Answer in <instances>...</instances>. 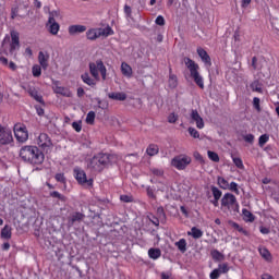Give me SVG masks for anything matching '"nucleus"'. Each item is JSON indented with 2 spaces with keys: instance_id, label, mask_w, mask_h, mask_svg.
I'll return each mask as SVG.
<instances>
[{
  "instance_id": "nucleus-1",
  "label": "nucleus",
  "mask_w": 279,
  "mask_h": 279,
  "mask_svg": "<svg viewBox=\"0 0 279 279\" xmlns=\"http://www.w3.org/2000/svg\"><path fill=\"white\" fill-rule=\"evenodd\" d=\"M20 158L29 165H43L45 162V154L37 146L25 145L20 149Z\"/></svg>"
},
{
  "instance_id": "nucleus-2",
  "label": "nucleus",
  "mask_w": 279,
  "mask_h": 279,
  "mask_svg": "<svg viewBox=\"0 0 279 279\" xmlns=\"http://www.w3.org/2000/svg\"><path fill=\"white\" fill-rule=\"evenodd\" d=\"M114 162H119V156L114 154H98L95 155L87 163L88 169H93L94 171H101L106 165H114Z\"/></svg>"
},
{
  "instance_id": "nucleus-3",
  "label": "nucleus",
  "mask_w": 279,
  "mask_h": 279,
  "mask_svg": "<svg viewBox=\"0 0 279 279\" xmlns=\"http://www.w3.org/2000/svg\"><path fill=\"white\" fill-rule=\"evenodd\" d=\"M183 62L190 72V76L194 80L195 84L204 89V77L199 74V64L189 57L183 58Z\"/></svg>"
},
{
  "instance_id": "nucleus-4",
  "label": "nucleus",
  "mask_w": 279,
  "mask_h": 279,
  "mask_svg": "<svg viewBox=\"0 0 279 279\" xmlns=\"http://www.w3.org/2000/svg\"><path fill=\"white\" fill-rule=\"evenodd\" d=\"M221 208L229 213H239V202L236 201V196L232 193H226L221 198Z\"/></svg>"
},
{
  "instance_id": "nucleus-5",
  "label": "nucleus",
  "mask_w": 279,
  "mask_h": 279,
  "mask_svg": "<svg viewBox=\"0 0 279 279\" xmlns=\"http://www.w3.org/2000/svg\"><path fill=\"white\" fill-rule=\"evenodd\" d=\"M60 16L59 11H49L48 12V21L46 23V29L51 34V36H58L60 33V24L56 21Z\"/></svg>"
},
{
  "instance_id": "nucleus-6",
  "label": "nucleus",
  "mask_w": 279,
  "mask_h": 279,
  "mask_svg": "<svg viewBox=\"0 0 279 279\" xmlns=\"http://www.w3.org/2000/svg\"><path fill=\"white\" fill-rule=\"evenodd\" d=\"M89 73L96 82H99V73L102 80L106 81L108 70L104 65V61L97 60L96 62L89 63Z\"/></svg>"
},
{
  "instance_id": "nucleus-7",
  "label": "nucleus",
  "mask_w": 279,
  "mask_h": 279,
  "mask_svg": "<svg viewBox=\"0 0 279 279\" xmlns=\"http://www.w3.org/2000/svg\"><path fill=\"white\" fill-rule=\"evenodd\" d=\"M114 34V31L110 28V26H107L105 28H89L86 32V37L88 40H97V38H108V36H112Z\"/></svg>"
},
{
  "instance_id": "nucleus-8",
  "label": "nucleus",
  "mask_w": 279,
  "mask_h": 279,
  "mask_svg": "<svg viewBox=\"0 0 279 279\" xmlns=\"http://www.w3.org/2000/svg\"><path fill=\"white\" fill-rule=\"evenodd\" d=\"M13 132L17 143H27V141H29V131L27 130V125L21 122L15 123Z\"/></svg>"
},
{
  "instance_id": "nucleus-9",
  "label": "nucleus",
  "mask_w": 279,
  "mask_h": 279,
  "mask_svg": "<svg viewBox=\"0 0 279 279\" xmlns=\"http://www.w3.org/2000/svg\"><path fill=\"white\" fill-rule=\"evenodd\" d=\"M191 157L186 155L177 156L171 160L172 167H174V169H178L179 171H182L185 167H189Z\"/></svg>"
},
{
  "instance_id": "nucleus-10",
  "label": "nucleus",
  "mask_w": 279,
  "mask_h": 279,
  "mask_svg": "<svg viewBox=\"0 0 279 279\" xmlns=\"http://www.w3.org/2000/svg\"><path fill=\"white\" fill-rule=\"evenodd\" d=\"M74 178L83 186H93V179H87L86 172L81 168H74Z\"/></svg>"
},
{
  "instance_id": "nucleus-11",
  "label": "nucleus",
  "mask_w": 279,
  "mask_h": 279,
  "mask_svg": "<svg viewBox=\"0 0 279 279\" xmlns=\"http://www.w3.org/2000/svg\"><path fill=\"white\" fill-rule=\"evenodd\" d=\"M37 145H38V147L44 149V151H49V149H51V147H53L51 137H49V135H47V133L39 134V136L37 137Z\"/></svg>"
},
{
  "instance_id": "nucleus-12",
  "label": "nucleus",
  "mask_w": 279,
  "mask_h": 279,
  "mask_svg": "<svg viewBox=\"0 0 279 279\" xmlns=\"http://www.w3.org/2000/svg\"><path fill=\"white\" fill-rule=\"evenodd\" d=\"M13 142L12 131L0 125V145H10Z\"/></svg>"
},
{
  "instance_id": "nucleus-13",
  "label": "nucleus",
  "mask_w": 279,
  "mask_h": 279,
  "mask_svg": "<svg viewBox=\"0 0 279 279\" xmlns=\"http://www.w3.org/2000/svg\"><path fill=\"white\" fill-rule=\"evenodd\" d=\"M52 88L57 95H62V97H73V92H71L69 87L60 86V82L58 81L53 82Z\"/></svg>"
},
{
  "instance_id": "nucleus-14",
  "label": "nucleus",
  "mask_w": 279,
  "mask_h": 279,
  "mask_svg": "<svg viewBox=\"0 0 279 279\" xmlns=\"http://www.w3.org/2000/svg\"><path fill=\"white\" fill-rule=\"evenodd\" d=\"M190 118H191V123H195L198 130H204L205 128L204 118L199 116V112H197V110H192Z\"/></svg>"
},
{
  "instance_id": "nucleus-15",
  "label": "nucleus",
  "mask_w": 279,
  "mask_h": 279,
  "mask_svg": "<svg viewBox=\"0 0 279 279\" xmlns=\"http://www.w3.org/2000/svg\"><path fill=\"white\" fill-rule=\"evenodd\" d=\"M196 51H197L202 62H204V64L206 66H211L213 65V61L210 60V56H208V52L206 50H204V48L198 47Z\"/></svg>"
},
{
  "instance_id": "nucleus-16",
  "label": "nucleus",
  "mask_w": 279,
  "mask_h": 279,
  "mask_svg": "<svg viewBox=\"0 0 279 279\" xmlns=\"http://www.w3.org/2000/svg\"><path fill=\"white\" fill-rule=\"evenodd\" d=\"M38 62L40 66L47 71L49 66V53L40 51L38 54Z\"/></svg>"
},
{
  "instance_id": "nucleus-17",
  "label": "nucleus",
  "mask_w": 279,
  "mask_h": 279,
  "mask_svg": "<svg viewBox=\"0 0 279 279\" xmlns=\"http://www.w3.org/2000/svg\"><path fill=\"white\" fill-rule=\"evenodd\" d=\"M21 47L20 40H19V33L16 31L11 32V51H14Z\"/></svg>"
},
{
  "instance_id": "nucleus-18",
  "label": "nucleus",
  "mask_w": 279,
  "mask_h": 279,
  "mask_svg": "<svg viewBox=\"0 0 279 279\" xmlns=\"http://www.w3.org/2000/svg\"><path fill=\"white\" fill-rule=\"evenodd\" d=\"M85 31L86 26L84 25H71L68 28L70 36H75V34H84Z\"/></svg>"
},
{
  "instance_id": "nucleus-19",
  "label": "nucleus",
  "mask_w": 279,
  "mask_h": 279,
  "mask_svg": "<svg viewBox=\"0 0 279 279\" xmlns=\"http://www.w3.org/2000/svg\"><path fill=\"white\" fill-rule=\"evenodd\" d=\"M28 95L35 99V101H38L39 104H43V96L38 94V90H36V87L28 86L26 88Z\"/></svg>"
},
{
  "instance_id": "nucleus-20",
  "label": "nucleus",
  "mask_w": 279,
  "mask_h": 279,
  "mask_svg": "<svg viewBox=\"0 0 279 279\" xmlns=\"http://www.w3.org/2000/svg\"><path fill=\"white\" fill-rule=\"evenodd\" d=\"M109 99H114L116 101H125L128 99V95L123 92L118 93H109Z\"/></svg>"
},
{
  "instance_id": "nucleus-21",
  "label": "nucleus",
  "mask_w": 279,
  "mask_h": 279,
  "mask_svg": "<svg viewBox=\"0 0 279 279\" xmlns=\"http://www.w3.org/2000/svg\"><path fill=\"white\" fill-rule=\"evenodd\" d=\"M81 80H83L84 84H87V86H96L97 80L92 78L90 74L88 72H85L81 75Z\"/></svg>"
},
{
  "instance_id": "nucleus-22",
  "label": "nucleus",
  "mask_w": 279,
  "mask_h": 279,
  "mask_svg": "<svg viewBox=\"0 0 279 279\" xmlns=\"http://www.w3.org/2000/svg\"><path fill=\"white\" fill-rule=\"evenodd\" d=\"M121 73L122 75H124V77H132L133 75V71H132V66H130V64L122 62L121 63Z\"/></svg>"
},
{
  "instance_id": "nucleus-23",
  "label": "nucleus",
  "mask_w": 279,
  "mask_h": 279,
  "mask_svg": "<svg viewBox=\"0 0 279 279\" xmlns=\"http://www.w3.org/2000/svg\"><path fill=\"white\" fill-rule=\"evenodd\" d=\"M187 236H193L194 239H202L204 236V231L197 227H193L191 231L187 232Z\"/></svg>"
},
{
  "instance_id": "nucleus-24",
  "label": "nucleus",
  "mask_w": 279,
  "mask_h": 279,
  "mask_svg": "<svg viewBox=\"0 0 279 279\" xmlns=\"http://www.w3.org/2000/svg\"><path fill=\"white\" fill-rule=\"evenodd\" d=\"M148 256L153 260H158V258H160V256H162V251H160V248H149Z\"/></svg>"
},
{
  "instance_id": "nucleus-25",
  "label": "nucleus",
  "mask_w": 279,
  "mask_h": 279,
  "mask_svg": "<svg viewBox=\"0 0 279 279\" xmlns=\"http://www.w3.org/2000/svg\"><path fill=\"white\" fill-rule=\"evenodd\" d=\"M1 238L7 240L12 239V227L5 225L1 230Z\"/></svg>"
},
{
  "instance_id": "nucleus-26",
  "label": "nucleus",
  "mask_w": 279,
  "mask_h": 279,
  "mask_svg": "<svg viewBox=\"0 0 279 279\" xmlns=\"http://www.w3.org/2000/svg\"><path fill=\"white\" fill-rule=\"evenodd\" d=\"M217 184L222 189V191H228V189H230V183L222 177L217 178Z\"/></svg>"
},
{
  "instance_id": "nucleus-27",
  "label": "nucleus",
  "mask_w": 279,
  "mask_h": 279,
  "mask_svg": "<svg viewBox=\"0 0 279 279\" xmlns=\"http://www.w3.org/2000/svg\"><path fill=\"white\" fill-rule=\"evenodd\" d=\"M229 225L231 226V228H234V230H238V232H241L245 236L250 235V232H247V230L243 229V227L239 226V223H236L234 221H230Z\"/></svg>"
},
{
  "instance_id": "nucleus-28",
  "label": "nucleus",
  "mask_w": 279,
  "mask_h": 279,
  "mask_svg": "<svg viewBox=\"0 0 279 279\" xmlns=\"http://www.w3.org/2000/svg\"><path fill=\"white\" fill-rule=\"evenodd\" d=\"M175 247H178L179 252H186V240L185 239H180L178 242L174 243Z\"/></svg>"
},
{
  "instance_id": "nucleus-29",
  "label": "nucleus",
  "mask_w": 279,
  "mask_h": 279,
  "mask_svg": "<svg viewBox=\"0 0 279 279\" xmlns=\"http://www.w3.org/2000/svg\"><path fill=\"white\" fill-rule=\"evenodd\" d=\"M159 151L158 145L156 144H150L147 149H146V154L148 156H156Z\"/></svg>"
},
{
  "instance_id": "nucleus-30",
  "label": "nucleus",
  "mask_w": 279,
  "mask_h": 279,
  "mask_svg": "<svg viewBox=\"0 0 279 279\" xmlns=\"http://www.w3.org/2000/svg\"><path fill=\"white\" fill-rule=\"evenodd\" d=\"M259 254L262 258H265V260H271V253H269V250H267L266 247H260Z\"/></svg>"
},
{
  "instance_id": "nucleus-31",
  "label": "nucleus",
  "mask_w": 279,
  "mask_h": 279,
  "mask_svg": "<svg viewBox=\"0 0 279 279\" xmlns=\"http://www.w3.org/2000/svg\"><path fill=\"white\" fill-rule=\"evenodd\" d=\"M168 84L170 88H177L178 87V76L175 74H170Z\"/></svg>"
},
{
  "instance_id": "nucleus-32",
  "label": "nucleus",
  "mask_w": 279,
  "mask_h": 279,
  "mask_svg": "<svg viewBox=\"0 0 279 279\" xmlns=\"http://www.w3.org/2000/svg\"><path fill=\"white\" fill-rule=\"evenodd\" d=\"M242 215H243L244 221H251V222L254 221V215L252 214V211L247 209H243Z\"/></svg>"
},
{
  "instance_id": "nucleus-33",
  "label": "nucleus",
  "mask_w": 279,
  "mask_h": 279,
  "mask_svg": "<svg viewBox=\"0 0 279 279\" xmlns=\"http://www.w3.org/2000/svg\"><path fill=\"white\" fill-rule=\"evenodd\" d=\"M32 73L34 77H40V75H43V68H40L38 64H35L32 68Z\"/></svg>"
},
{
  "instance_id": "nucleus-34",
  "label": "nucleus",
  "mask_w": 279,
  "mask_h": 279,
  "mask_svg": "<svg viewBox=\"0 0 279 279\" xmlns=\"http://www.w3.org/2000/svg\"><path fill=\"white\" fill-rule=\"evenodd\" d=\"M211 193H213L215 199H221V195H223L221 190H219V187H217V186H211Z\"/></svg>"
},
{
  "instance_id": "nucleus-35",
  "label": "nucleus",
  "mask_w": 279,
  "mask_h": 279,
  "mask_svg": "<svg viewBox=\"0 0 279 279\" xmlns=\"http://www.w3.org/2000/svg\"><path fill=\"white\" fill-rule=\"evenodd\" d=\"M251 88L252 90H254L255 93H263V86L260 85V83L258 81H254L251 84Z\"/></svg>"
},
{
  "instance_id": "nucleus-36",
  "label": "nucleus",
  "mask_w": 279,
  "mask_h": 279,
  "mask_svg": "<svg viewBox=\"0 0 279 279\" xmlns=\"http://www.w3.org/2000/svg\"><path fill=\"white\" fill-rule=\"evenodd\" d=\"M207 156L209 158V160H211L213 162H219V155L213 150H208L207 151Z\"/></svg>"
},
{
  "instance_id": "nucleus-37",
  "label": "nucleus",
  "mask_w": 279,
  "mask_h": 279,
  "mask_svg": "<svg viewBox=\"0 0 279 279\" xmlns=\"http://www.w3.org/2000/svg\"><path fill=\"white\" fill-rule=\"evenodd\" d=\"M227 191H231L232 193H235V195H239V184L236 182L229 183V187Z\"/></svg>"
},
{
  "instance_id": "nucleus-38",
  "label": "nucleus",
  "mask_w": 279,
  "mask_h": 279,
  "mask_svg": "<svg viewBox=\"0 0 279 279\" xmlns=\"http://www.w3.org/2000/svg\"><path fill=\"white\" fill-rule=\"evenodd\" d=\"M266 143H269V136L264 134L258 138V145L259 147H265Z\"/></svg>"
},
{
  "instance_id": "nucleus-39",
  "label": "nucleus",
  "mask_w": 279,
  "mask_h": 279,
  "mask_svg": "<svg viewBox=\"0 0 279 279\" xmlns=\"http://www.w3.org/2000/svg\"><path fill=\"white\" fill-rule=\"evenodd\" d=\"M211 256L214 260H223V254H221V252H219L218 250L211 251Z\"/></svg>"
},
{
  "instance_id": "nucleus-40",
  "label": "nucleus",
  "mask_w": 279,
  "mask_h": 279,
  "mask_svg": "<svg viewBox=\"0 0 279 279\" xmlns=\"http://www.w3.org/2000/svg\"><path fill=\"white\" fill-rule=\"evenodd\" d=\"M150 173H153V175H155L156 178H162V175H165V171L158 168H151Z\"/></svg>"
},
{
  "instance_id": "nucleus-41",
  "label": "nucleus",
  "mask_w": 279,
  "mask_h": 279,
  "mask_svg": "<svg viewBox=\"0 0 279 279\" xmlns=\"http://www.w3.org/2000/svg\"><path fill=\"white\" fill-rule=\"evenodd\" d=\"M86 123H88V125H93V123H95V111H89L87 113Z\"/></svg>"
},
{
  "instance_id": "nucleus-42",
  "label": "nucleus",
  "mask_w": 279,
  "mask_h": 279,
  "mask_svg": "<svg viewBox=\"0 0 279 279\" xmlns=\"http://www.w3.org/2000/svg\"><path fill=\"white\" fill-rule=\"evenodd\" d=\"M83 219H84V215H82L80 213H75L71 217L72 223H75V221H82Z\"/></svg>"
},
{
  "instance_id": "nucleus-43",
  "label": "nucleus",
  "mask_w": 279,
  "mask_h": 279,
  "mask_svg": "<svg viewBox=\"0 0 279 279\" xmlns=\"http://www.w3.org/2000/svg\"><path fill=\"white\" fill-rule=\"evenodd\" d=\"M50 196L60 199L61 202H65L66 199V197H64V195L60 194L58 191L51 192Z\"/></svg>"
},
{
  "instance_id": "nucleus-44",
  "label": "nucleus",
  "mask_w": 279,
  "mask_h": 279,
  "mask_svg": "<svg viewBox=\"0 0 279 279\" xmlns=\"http://www.w3.org/2000/svg\"><path fill=\"white\" fill-rule=\"evenodd\" d=\"M233 160V165H235V167H238V169H243V160L239 157H232Z\"/></svg>"
},
{
  "instance_id": "nucleus-45",
  "label": "nucleus",
  "mask_w": 279,
  "mask_h": 279,
  "mask_svg": "<svg viewBox=\"0 0 279 279\" xmlns=\"http://www.w3.org/2000/svg\"><path fill=\"white\" fill-rule=\"evenodd\" d=\"M187 132L193 138H199V132L195 128H189Z\"/></svg>"
},
{
  "instance_id": "nucleus-46",
  "label": "nucleus",
  "mask_w": 279,
  "mask_h": 279,
  "mask_svg": "<svg viewBox=\"0 0 279 279\" xmlns=\"http://www.w3.org/2000/svg\"><path fill=\"white\" fill-rule=\"evenodd\" d=\"M218 270L220 271V274H228V271H230V268L228 267V264H221L219 265Z\"/></svg>"
},
{
  "instance_id": "nucleus-47",
  "label": "nucleus",
  "mask_w": 279,
  "mask_h": 279,
  "mask_svg": "<svg viewBox=\"0 0 279 279\" xmlns=\"http://www.w3.org/2000/svg\"><path fill=\"white\" fill-rule=\"evenodd\" d=\"M72 128L75 130V132H82V121L73 122Z\"/></svg>"
},
{
  "instance_id": "nucleus-48",
  "label": "nucleus",
  "mask_w": 279,
  "mask_h": 279,
  "mask_svg": "<svg viewBox=\"0 0 279 279\" xmlns=\"http://www.w3.org/2000/svg\"><path fill=\"white\" fill-rule=\"evenodd\" d=\"M219 276H221V272L219 271V268H218V269H214L210 272L209 278L210 279H219Z\"/></svg>"
},
{
  "instance_id": "nucleus-49",
  "label": "nucleus",
  "mask_w": 279,
  "mask_h": 279,
  "mask_svg": "<svg viewBox=\"0 0 279 279\" xmlns=\"http://www.w3.org/2000/svg\"><path fill=\"white\" fill-rule=\"evenodd\" d=\"M124 14L128 19H132V8L130 5H124Z\"/></svg>"
},
{
  "instance_id": "nucleus-50",
  "label": "nucleus",
  "mask_w": 279,
  "mask_h": 279,
  "mask_svg": "<svg viewBox=\"0 0 279 279\" xmlns=\"http://www.w3.org/2000/svg\"><path fill=\"white\" fill-rule=\"evenodd\" d=\"M156 25H165V17L162 15H158L155 20Z\"/></svg>"
},
{
  "instance_id": "nucleus-51",
  "label": "nucleus",
  "mask_w": 279,
  "mask_h": 279,
  "mask_svg": "<svg viewBox=\"0 0 279 279\" xmlns=\"http://www.w3.org/2000/svg\"><path fill=\"white\" fill-rule=\"evenodd\" d=\"M168 121H169L170 123H175V121H178V114H175V113H170V114L168 116Z\"/></svg>"
},
{
  "instance_id": "nucleus-52",
  "label": "nucleus",
  "mask_w": 279,
  "mask_h": 279,
  "mask_svg": "<svg viewBox=\"0 0 279 279\" xmlns=\"http://www.w3.org/2000/svg\"><path fill=\"white\" fill-rule=\"evenodd\" d=\"M120 199H121V202H125L128 204V203L132 202V196L121 195Z\"/></svg>"
},
{
  "instance_id": "nucleus-53",
  "label": "nucleus",
  "mask_w": 279,
  "mask_h": 279,
  "mask_svg": "<svg viewBox=\"0 0 279 279\" xmlns=\"http://www.w3.org/2000/svg\"><path fill=\"white\" fill-rule=\"evenodd\" d=\"M35 110L39 117H43V114H45V109H43V107L40 106H35Z\"/></svg>"
},
{
  "instance_id": "nucleus-54",
  "label": "nucleus",
  "mask_w": 279,
  "mask_h": 279,
  "mask_svg": "<svg viewBox=\"0 0 279 279\" xmlns=\"http://www.w3.org/2000/svg\"><path fill=\"white\" fill-rule=\"evenodd\" d=\"M244 141L246 143H254V135L253 134H247L244 136Z\"/></svg>"
},
{
  "instance_id": "nucleus-55",
  "label": "nucleus",
  "mask_w": 279,
  "mask_h": 279,
  "mask_svg": "<svg viewBox=\"0 0 279 279\" xmlns=\"http://www.w3.org/2000/svg\"><path fill=\"white\" fill-rule=\"evenodd\" d=\"M195 160H198V162H204V157L199 153H194Z\"/></svg>"
},
{
  "instance_id": "nucleus-56",
  "label": "nucleus",
  "mask_w": 279,
  "mask_h": 279,
  "mask_svg": "<svg viewBox=\"0 0 279 279\" xmlns=\"http://www.w3.org/2000/svg\"><path fill=\"white\" fill-rule=\"evenodd\" d=\"M56 180H57V182H64V174H62V173H58V174H56Z\"/></svg>"
},
{
  "instance_id": "nucleus-57",
  "label": "nucleus",
  "mask_w": 279,
  "mask_h": 279,
  "mask_svg": "<svg viewBox=\"0 0 279 279\" xmlns=\"http://www.w3.org/2000/svg\"><path fill=\"white\" fill-rule=\"evenodd\" d=\"M9 69L11 71H16V69H19V66L16 65V63H14V61L9 62Z\"/></svg>"
},
{
  "instance_id": "nucleus-58",
  "label": "nucleus",
  "mask_w": 279,
  "mask_h": 279,
  "mask_svg": "<svg viewBox=\"0 0 279 279\" xmlns=\"http://www.w3.org/2000/svg\"><path fill=\"white\" fill-rule=\"evenodd\" d=\"M253 104L255 106V108H257V110L260 108V99L259 98H254L253 99Z\"/></svg>"
},
{
  "instance_id": "nucleus-59",
  "label": "nucleus",
  "mask_w": 279,
  "mask_h": 279,
  "mask_svg": "<svg viewBox=\"0 0 279 279\" xmlns=\"http://www.w3.org/2000/svg\"><path fill=\"white\" fill-rule=\"evenodd\" d=\"M259 232H260L262 234H269V228H267V227H260V228H259Z\"/></svg>"
},
{
  "instance_id": "nucleus-60",
  "label": "nucleus",
  "mask_w": 279,
  "mask_h": 279,
  "mask_svg": "<svg viewBox=\"0 0 279 279\" xmlns=\"http://www.w3.org/2000/svg\"><path fill=\"white\" fill-rule=\"evenodd\" d=\"M0 62H1V64H4V66H8V58L0 57Z\"/></svg>"
},
{
  "instance_id": "nucleus-61",
  "label": "nucleus",
  "mask_w": 279,
  "mask_h": 279,
  "mask_svg": "<svg viewBox=\"0 0 279 279\" xmlns=\"http://www.w3.org/2000/svg\"><path fill=\"white\" fill-rule=\"evenodd\" d=\"M210 204H213V206H215L217 208V206H219V198L211 199Z\"/></svg>"
},
{
  "instance_id": "nucleus-62",
  "label": "nucleus",
  "mask_w": 279,
  "mask_h": 279,
  "mask_svg": "<svg viewBox=\"0 0 279 279\" xmlns=\"http://www.w3.org/2000/svg\"><path fill=\"white\" fill-rule=\"evenodd\" d=\"M170 278H171V274H169V272L161 274V279H170Z\"/></svg>"
},
{
  "instance_id": "nucleus-63",
  "label": "nucleus",
  "mask_w": 279,
  "mask_h": 279,
  "mask_svg": "<svg viewBox=\"0 0 279 279\" xmlns=\"http://www.w3.org/2000/svg\"><path fill=\"white\" fill-rule=\"evenodd\" d=\"M25 56H27V58H32L33 52H32L31 48L25 49Z\"/></svg>"
},
{
  "instance_id": "nucleus-64",
  "label": "nucleus",
  "mask_w": 279,
  "mask_h": 279,
  "mask_svg": "<svg viewBox=\"0 0 279 279\" xmlns=\"http://www.w3.org/2000/svg\"><path fill=\"white\" fill-rule=\"evenodd\" d=\"M262 279H274V277L269 274L262 275Z\"/></svg>"
}]
</instances>
